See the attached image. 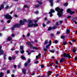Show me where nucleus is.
<instances>
[{"label":"nucleus","instance_id":"obj_1","mask_svg":"<svg viewBox=\"0 0 77 77\" xmlns=\"http://www.w3.org/2000/svg\"><path fill=\"white\" fill-rule=\"evenodd\" d=\"M27 20L23 19V21L22 20H20V24H16L13 26L12 28V30H14L15 27H20L21 25H23L24 24V22H26Z\"/></svg>","mask_w":77,"mask_h":77},{"label":"nucleus","instance_id":"obj_2","mask_svg":"<svg viewBox=\"0 0 77 77\" xmlns=\"http://www.w3.org/2000/svg\"><path fill=\"white\" fill-rule=\"evenodd\" d=\"M33 21L32 20H29L28 21V27H35L38 26V24H34L32 23Z\"/></svg>","mask_w":77,"mask_h":77},{"label":"nucleus","instance_id":"obj_3","mask_svg":"<svg viewBox=\"0 0 77 77\" xmlns=\"http://www.w3.org/2000/svg\"><path fill=\"white\" fill-rule=\"evenodd\" d=\"M55 11H57L58 13L57 15H58L59 17H62V12H63V9H60V8L57 7L55 9Z\"/></svg>","mask_w":77,"mask_h":77},{"label":"nucleus","instance_id":"obj_4","mask_svg":"<svg viewBox=\"0 0 77 77\" xmlns=\"http://www.w3.org/2000/svg\"><path fill=\"white\" fill-rule=\"evenodd\" d=\"M63 56L65 57H68L69 59L71 58V56L69 54H66V53H64Z\"/></svg>","mask_w":77,"mask_h":77},{"label":"nucleus","instance_id":"obj_5","mask_svg":"<svg viewBox=\"0 0 77 77\" xmlns=\"http://www.w3.org/2000/svg\"><path fill=\"white\" fill-rule=\"evenodd\" d=\"M4 16L6 18V19H9L10 20H12V17L8 14L4 15Z\"/></svg>","mask_w":77,"mask_h":77},{"label":"nucleus","instance_id":"obj_6","mask_svg":"<svg viewBox=\"0 0 77 77\" xmlns=\"http://www.w3.org/2000/svg\"><path fill=\"white\" fill-rule=\"evenodd\" d=\"M23 48V45L20 46V50H22V51H20V53L22 54H23V53H24V50H24Z\"/></svg>","mask_w":77,"mask_h":77},{"label":"nucleus","instance_id":"obj_7","mask_svg":"<svg viewBox=\"0 0 77 77\" xmlns=\"http://www.w3.org/2000/svg\"><path fill=\"white\" fill-rule=\"evenodd\" d=\"M67 12H68L69 13H70V14L71 15H72V14H74V13H75L74 11H71V10L70 9H68L67 10Z\"/></svg>","mask_w":77,"mask_h":77},{"label":"nucleus","instance_id":"obj_8","mask_svg":"<svg viewBox=\"0 0 77 77\" xmlns=\"http://www.w3.org/2000/svg\"><path fill=\"white\" fill-rule=\"evenodd\" d=\"M54 10H53V9L51 10V11H50L49 12V14H50V17H52L53 16V14H51L52 13L54 12Z\"/></svg>","mask_w":77,"mask_h":77},{"label":"nucleus","instance_id":"obj_9","mask_svg":"<svg viewBox=\"0 0 77 77\" xmlns=\"http://www.w3.org/2000/svg\"><path fill=\"white\" fill-rule=\"evenodd\" d=\"M30 48L32 49H35V50H38V48L36 47H35V46H30Z\"/></svg>","mask_w":77,"mask_h":77},{"label":"nucleus","instance_id":"obj_10","mask_svg":"<svg viewBox=\"0 0 77 77\" xmlns=\"http://www.w3.org/2000/svg\"><path fill=\"white\" fill-rule=\"evenodd\" d=\"M26 69L24 68L23 69H22V72L24 75H26Z\"/></svg>","mask_w":77,"mask_h":77},{"label":"nucleus","instance_id":"obj_11","mask_svg":"<svg viewBox=\"0 0 77 77\" xmlns=\"http://www.w3.org/2000/svg\"><path fill=\"white\" fill-rule=\"evenodd\" d=\"M51 40L49 42V44L46 45V48L47 49H48V48L49 47V46L51 45Z\"/></svg>","mask_w":77,"mask_h":77},{"label":"nucleus","instance_id":"obj_12","mask_svg":"<svg viewBox=\"0 0 77 77\" xmlns=\"http://www.w3.org/2000/svg\"><path fill=\"white\" fill-rule=\"evenodd\" d=\"M65 59L64 58H62L61 60H60V63H62V62H63V61H65Z\"/></svg>","mask_w":77,"mask_h":77},{"label":"nucleus","instance_id":"obj_13","mask_svg":"<svg viewBox=\"0 0 77 77\" xmlns=\"http://www.w3.org/2000/svg\"><path fill=\"white\" fill-rule=\"evenodd\" d=\"M4 52L2 50H0V55H2V54H3Z\"/></svg>","mask_w":77,"mask_h":77},{"label":"nucleus","instance_id":"obj_14","mask_svg":"<svg viewBox=\"0 0 77 77\" xmlns=\"http://www.w3.org/2000/svg\"><path fill=\"white\" fill-rule=\"evenodd\" d=\"M41 55V54H39L38 55V56H36V59L37 60H38V57H40Z\"/></svg>","mask_w":77,"mask_h":77},{"label":"nucleus","instance_id":"obj_15","mask_svg":"<svg viewBox=\"0 0 77 77\" xmlns=\"http://www.w3.org/2000/svg\"><path fill=\"white\" fill-rule=\"evenodd\" d=\"M11 40H12V38L11 37H8V38H7V40L8 41H10Z\"/></svg>","mask_w":77,"mask_h":77},{"label":"nucleus","instance_id":"obj_16","mask_svg":"<svg viewBox=\"0 0 77 77\" xmlns=\"http://www.w3.org/2000/svg\"><path fill=\"white\" fill-rule=\"evenodd\" d=\"M21 58L22 59H23V60H25L26 59V58L24 56H21Z\"/></svg>","mask_w":77,"mask_h":77},{"label":"nucleus","instance_id":"obj_17","mask_svg":"<svg viewBox=\"0 0 77 77\" xmlns=\"http://www.w3.org/2000/svg\"><path fill=\"white\" fill-rule=\"evenodd\" d=\"M50 52H51V53H54V52L55 51V49H53L52 50H50Z\"/></svg>","mask_w":77,"mask_h":77},{"label":"nucleus","instance_id":"obj_18","mask_svg":"<svg viewBox=\"0 0 77 77\" xmlns=\"http://www.w3.org/2000/svg\"><path fill=\"white\" fill-rule=\"evenodd\" d=\"M26 44H27V45H31V43H30V42H27L26 43Z\"/></svg>","mask_w":77,"mask_h":77},{"label":"nucleus","instance_id":"obj_19","mask_svg":"<svg viewBox=\"0 0 77 77\" xmlns=\"http://www.w3.org/2000/svg\"><path fill=\"white\" fill-rule=\"evenodd\" d=\"M65 37V36L61 35L60 37V38H61V39H64Z\"/></svg>","mask_w":77,"mask_h":77},{"label":"nucleus","instance_id":"obj_20","mask_svg":"<svg viewBox=\"0 0 77 77\" xmlns=\"http://www.w3.org/2000/svg\"><path fill=\"white\" fill-rule=\"evenodd\" d=\"M43 50L44 51H47V48H44L43 49Z\"/></svg>","mask_w":77,"mask_h":77},{"label":"nucleus","instance_id":"obj_21","mask_svg":"<svg viewBox=\"0 0 77 77\" xmlns=\"http://www.w3.org/2000/svg\"><path fill=\"white\" fill-rule=\"evenodd\" d=\"M62 44H64V45H66L67 43H66V42H62Z\"/></svg>","mask_w":77,"mask_h":77},{"label":"nucleus","instance_id":"obj_22","mask_svg":"<svg viewBox=\"0 0 77 77\" xmlns=\"http://www.w3.org/2000/svg\"><path fill=\"white\" fill-rule=\"evenodd\" d=\"M8 9H9V6L8 5H7L5 8V9L7 10Z\"/></svg>","mask_w":77,"mask_h":77},{"label":"nucleus","instance_id":"obj_23","mask_svg":"<svg viewBox=\"0 0 77 77\" xmlns=\"http://www.w3.org/2000/svg\"><path fill=\"white\" fill-rule=\"evenodd\" d=\"M1 8L2 9H4V5L3 4H2V5H1Z\"/></svg>","mask_w":77,"mask_h":77},{"label":"nucleus","instance_id":"obj_24","mask_svg":"<svg viewBox=\"0 0 77 77\" xmlns=\"http://www.w3.org/2000/svg\"><path fill=\"white\" fill-rule=\"evenodd\" d=\"M3 75V73L2 72H1L0 75V77H2Z\"/></svg>","mask_w":77,"mask_h":77},{"label":"nucleus","instance_id":"obj_25","mask_svg":"<svg viewBox=\"0 0 77 77\" xmlns=\"http://www.w3.org/2000/svg\"><path fill=\"white\" fill-rule=\"evenodd\" d=\"M27 65H28V63L27 62H26L25 63V67H26V66H27Z\"/></svg>","mask_w":77,"mask_h":77},{"label":"nucleus","instance_id":"obj_26","mask_svg":"<svg viewBox=\"0 0 77 77\" xmlns=\"http://www.w3.org/2000/svg\"><path fill=\"white\" fill-rule=\"evenodd\" d=\"M48 44V41H46L45 42V45H47Z\"/></svg>","mask_w":77,"mask_h":77},{"label":"nucleus","instance_id":"obj_27","mask_svg":"<svg viewBox=\"0 0 77 77\" xmlns=\"http://www.w3.org/2000/svg\"><path fill=\"white\" fill-rule=\"evenodd\" d=\"M70 32L69 31V30L68 29H67V30L66 31V33H69Z\"/></svg>","mask_w":77,"mask_h":77},{"label":"nucleus","instance_id":"obj_28","mask_svg":"<svg viewBox=\"0 0 77 77\" xmlns=\"http://www.w3.org/2000/svg\"><path fill=\"white\" fill-rule=\"evenodd\" d=\"M52 28L51 27H49L48 30H49V31L51 30H52Z\"/></svg>","mask_w":77,"mask_h":77},{"label":"nucleus","instance_id":"obj_29","mask_svg":"<svg viewBox=\"0 0 77 77\" xmlns=\"http://www.w3.org/2000/svg\"><path fill=\"white\" fill-rule=\"evenodd\" d=\"M44 65L43 64H42L41 65V68H44Z\"/></svg>","mask_w":77,"mask_h":77},{"label":"nucleus","instance_id":"obj_30","mask_svg":"<svg viewBox=\"0 0 77 77\" xmlns=\"http://www.w3.org/2000/svg\"><path fill=\"white\" fill-rule=\"evenodd\" d=\"M23 8H29L28 6L26 5H25L23 6Z\"/></svg>","mask_w":77,"mask_h":77},{"label":"nucleus","instance_id":"obj_31","mask_svg":"<svg viewBox=\"0 0 77 77\" xmlns=\"http://www.w3.org/2000/svg\"><path fill=\"white\" fill-rule=\"evenodd\" d=\"M72 41L73 43H75V40L73 39L72 40Z\"/></svg>","mask_w":77,"mask_h":77},{"label":"nucleus","instance_id":"obj_32","mask_svg":"<svg viewBox=\"0 0 77 77\" xmlns=\"http://www.w3.org/2000/svg\"><path fill=\"white\" fill-rule=\"evenodd\" d=\"M49 1L50 3H53V0H49Z\"/></svg>","mask_w":77,"mask_h":77},{"label":"nucleus","instance_id":"obj_33","mask_svg":"<svg viewBox=\"0 0 77 77\" xmlns=\"http://www.w3.org/2000/svg\"><path fill=\"white\" fill-rule=\"evenodd\" d=\"M8 59L9 60H12V57H9Z\"/></svg>","mask_w":77,"mask_h":77},{"label":"nucleus","instance_id":"obj_34","mask_svg":"<svg viewBox=\"0 0 77 77\" xmlns=\"http://www.w3.org/2000/svg\"><path fill=\"white\" fill-rule=\"evenodd\" d=\"M57 28V26H54V27H53L52 29H56Z\"/></svg>","mask_w":77,"mask_h":77},{"label":"nucleus","instance_id":"obj_35","mask_svg":"<svg viewBox=\"0 0 77 77\" xmlns=\"http://www.w3.org/2000/svg\"><path fill=\"white\" fill-rule=\"evenodd\" d=\"M59 23H60V24H62V23H63V21L60 20L59 21Z\"/></svg>","mask_w":77,"mask_h":77},{"label":"nucleus","instance_id":"obj_36","mask_svg":"<svg viewBox=\"0 0 77 77\" xmlns=\"http://www.w3.org/2000/svg\"><path fill=\"white\" fill-rule=\"evenodd\" d=\"M53 63H52L51 64L49 65V66H50V67H51V66H53Z\"/></svg>","mask_w":77,"mask_h":77},{"label":"nucleus","instance_id":"obj_37","mask_svg":"<svg viewBox=\"0 0 77 77\" xmlns=\"http://www.w3.org/2000/svg\"><path fill=\"white\" fill-rule=\"evenodd\" d=\"M11 21V20H9L8 21H7V23H10V22Z\"/></svg>","mask_w":77,"mask_h":77},{"label":"nucleus","instance_id":"obj_38","mask_svg":"<svg viewBox=\"0 0 77 77\" xmlns=\"http://www.w3.org/2000/svg\"><path fill=\"white\" fill-rule=\"evenodd\" d=\"M38 3H39V4H40V5H42V2H38Z\"/></svg>","mask_w":77,"mask_h":77},{"label":"nucleus","instance_id":"obj_39","mask_svg":"<svg viewBox=\"0 0 77 77\" xmlns=\"http://www.w3.org/2000/svg\"><path fill=\"white\" fill-rule=\"evenodd\" d=\"M6 54H4V59L6 60V58H5V57H6Z\"/></svg>","mask_w":77,"mask_h":77},{"label":"nucleus","instance_id":"obj_40","mask_svg":"<svg viewBox=\"0 0 77 77\" xmlns=\"http://www.w3.org/2000/svg\"><path fill=\"white\" fill-rule=\"evenodd\" d=\"M29 62H30V59H29L28 60V62L27 63H29Z\"/></svg>","mask_w":77,"mask_h":77},{"label":"nucleus","instance_id":"obj_41","mask_svg":"<svg viewBox=\"0 0 77 77\" xmlns=\"http://www.w3.org/2000/svg\"><path fill=\"white\" fill-rule=\"evenodd\" d=\"M57 35H59V34H60V31H58L57 33Z\"/></svg>","mask_w":77,"mask_h":77},{"label":"nucleus","instance_id":"obj_42","mask_svg":"<svg viewBox=\"0 0 77 77\" xmlns=\"http://www.w3.org/2000/svg\"><path fill=\"white\" fill-rule=\"evenodd\" d=\"M39 6V5H35V7L36 8H38Z\"/></svg>","mask_w":77,"mask_h":77},{"label":"nucleus","instance_id":"obj_43","mask_svg":"<svg viewBox=\"0 0 77 77\" xmlns=\"http://www.w3.org/2000/svg\"><path fill=\"white\" fill-rule=\"evenodd\" d=\"M12 37H14L15 36V34H12L11 35Z\"/></svg>","mask_w":77,"mask_h":77},{"label":"nucleus","instance_id":"obj_44","mask_svg":"<svg viewBox=\"0 0 77 77\" xmlns=\"http://www.w3.org/2000/svg\"><path fill=\"white\" fill-rule=\"evenodd\" d=\"M7 74H9L10 73V71L9 70L7 71Z\"/></svg>","mask_w":77,"mask_h":77},{"label":"nucleus","instance_id":"obj_45","mask_svg":"<svg viewBox=\"0 0 77 77\" xmlns=\"http://www.w3.org/2000/svg\"><path fill=\"white\" fill-rule=\"evenodd\" d=\"M51 36L52 37H53V36H54V34H53V33H52L51 34Z\"/></svg>","mask_w":77,"mask_h":77},{"label":"nucleus","instance_id":"obj_46","mask_svg":"<svg viewBox=\"0 0 77 77\" xmlns=\"http://www.w3.org/2000/svg\"><path fill=\"white\" fill-rule=\"evenodd\" d=\"M13 60H15V56H13Z\"/></svg>","mask_w":77,"mask_h":77},{"label":"nucleus","instance_id":"obj_47","mask_svg":"<svg viewBox=\"0 0 77 77\" xmlns=\"http://www.w3.org/2000/svg\"><path fill=\"white\" fill-rule=\"evenodd\" d=\"M68 5V4L66 3L64 4V6H67Z\"/></svg>","mask_w":77,"mask_h":77},{"label":"nucleus","instance_id":"obj_48","mask_svg":"<svg viewBox=\"0 0 77 77\" xmlns=\"http://www.w3.org/2000/svg\"><path fill=\"white\" fill-rule=\"evenodd\" d=\"M57 42H58V41H57V40H55V44H57Z\"/></svg>","mask_w":77,"mask_h":77},{"label":"nucleus","instance_id":"obj_49","mask_svg":"<svg viewBox=\"0 0 77 77\" xmlns=\"http://www.w3.org/2000/svg\"><path fill=\"white\" fill-rule=\"evenodd\" d=\"M30 43H31V45H32V44H34V42H30Z\"/></svg>","mask_w":77,"mask_h":77},{"label":"nucleus","instance_id":"obj_50","mask_svg":"<svg viewBox=\"0 0 77 77\" xmlns=\"http://www.w3.org/2000/svg\"><path fill=\"white\" fill-rule=\"evenodd\" d=\"M15 53H16V54H17V53H19V51H15Z\"/></svg>","mask_w":77,"mask_h":77},{"label":"nucleus","instance_id":"obj_51","mask_svg":"<svg viewBox=\"0 0 77 77\" xmlns=\"http://www.w3.org/2000/svg\"><path fill=\"white\" fill-rule=\"evenodd\" d=\"M75 51H76V50L75 49H74L73 50V52H74V53H75Z\"/></svg>","mask_w":77,"mask_h":77},{"label":"nucleus","instance_id":"obj_52","mask_svg":"<svg viewBox=\"0 0 77 77\" xmlns=\"http://www.w3.org/2000/svg\"><path fill=\"white\" fill-rule=\"evenodd\" d=\"M69 44H70V45H72V43H71V42H69Z\"/></svg>","mask_w":77,"mask_h":77},{"label":"nucleus","instance_id":"obj_53","mask_svg":"<svg viewBox=\"0 0 77 77\" xmlns=\"http://www.w3.org/2000/svg\"><path fill=\"white\" fill-rule=\"evenodd\" d=\"M34 63H38V61L34 62Z\"/></svg>","mask_w":77,"mask_h":77},{"label":"nucleus","instance_id":"obj_54","mask_svg":"<svg viewBox=\"0 0 77 77\" xmlns=\"http://www.w3.org/2000/svg\"><path fill=\"white\" fill-rule=\"evenodd\" d=\"M51 6H53V2H52L51 3Z\"/></svg>","mask_w":77,"mask_h":77},{"label":"nucleus","instance_id":"obj_55","mask_svg":"<svg viewBox=\"0 0 77 77\" xmlns=\"http://www.w3.org/2000/svg\"><path fill=\"white\" fill-rule=\"evenodd\" d=\"M73 22H74V23H75L76 24H77V22L75 21L74 20L73 21Z\"/></svg>","mask_w":77,"mask_h":77},{"label":"nucleus","instance_id":"obj_56","mask_svg":"<svg viewBox=\"0 0 77 77\" xmlns=\"http://www.w3.org/2000/svg\"><path fill=\"white\" fill-rule=\"evenodd\" d=\"M35 51L34 50H31V53H33V52H35Z\"/></svg>","mask_w":77,"mask_h":77},{"label":"nucleus","instance_id":"obj_57","mask_svg":"<svg viewBox=\"0 0 77 77\" xmlns=\"http://www.w3.org/2000/svg\"><path fill=\"white\" fill-rule=\"evenodd\" d=\"M29 36H30V33H28L27 35V36H28V37H29Z\"/></svg>","mask_w":77,"mask_h":77},{"label":"nucleus","instance_id":"obj_58","mask_svg":"<svg viewBox=\"0 0 77 77\" xmlns=\"http://www.w3.org/2000/svg\"><path fill=\"white\" fill-rule=\"evenodd\" d=\"M50 22V21H48L47 22V24H49V23Z\"/></svg>","mask_w":77,"mask_h":77},{"label":"nucleus","instance_id":"obj_59","mask_svg":"<svg viewBox=\"0 0 77 77\" xmlns=\"http://www.w3.org/2000/svg\"><path fill=\"white\" fill-rule=\"evenodd\" d=\"M51 74V71H49L48 72V74Z\"/></svg>","mask_w":77,"mask_h":77},{"label":"nucleus","instance_id":"obj_60","mask_svg":"<svg viewBox=\"0 0 77 77\" xmlns=\"http://www.w3.org/2000/svg\"><path fill=\"white\" fill-rule=\"evenodd\" d=\"M43 27H45V26H46V25H45V24H43Z\"/></svg>","mask_w":77,"mask_h":77},{"label":"nucleus","instance_id":"obj_61","mask_svg":"<svg viewBox=\"0 0 77 77\" xmlns=\"http://www.w3.org/2000/svg\"><path fill=\"white\" fill-rule=\"evenodd\" d=\"M59 74H57L56 75V77H58V76H59Z\"/></svg>","mask_w":77,"mask_h":77},{"label":"nucleus","instance_id":"obj_62","mask_svg":"<svg viewBox=\"0 0 77 77\" xmlns=\"http://www.w3.org/2000/svg\"><path fill=\"white\" fill-rule=\"evenodd\" d=\"M75 60H77V57H75Z\"/></svg>","mask_w":77,"mask_h":77},{"label":"nucleus","instance_id":"obj_63","mask_svg":"<svg viewBox=\"0 0 77 77\" xmlns=\"http://www.w3.org/2000/svg\"><path fill=\"white\" fill-rule=\"evenodd\" d=\"M14 68H17V66H16V65H14Z\"/></svg>","mask_w":77,"mask_h":77},{"label":"nucleus","instance_id":"obj_64","mask_svg":"<svg viewBox=\"0 0 77 77\" xmlns=\"http://www.w3.org/2000/svg\"><path fill=\"white\" fill-rule=\"evenodd\" d=\"M71 18V16H69L67 17V18Z\"/></svg>","mask_w":77,"mask_h":77}]
</instances>
